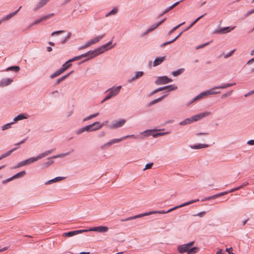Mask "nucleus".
Returning a JSON list of instances; mask_svg holds the SVG:
<instances>
[{
    "label": "nucleus",
    "mask_w": 254,
    "mask_h": 254,
    "mask_svg": "<svg viewBox=\"0 0 254 254\" xmlns=\"http://www.w3.org/2000/svg\"><path fill=\"white\" fill-rule=\"evenodd\" d=\"M199 201V199H193V200H190V201H187V202H185V203H182V204H180V205H180V208H181V207H184V206H185L188 205H189V204H192V203H194V202H197V201Z\"/></svg>",
    "instance_id": "obj_38"
},
{
    "label": "nucleus",
    "mask_w": 254,
    "mask_h": 254,
    "mask_svg": "<svg viewBox=\"0 0 254 254\" xmlns=\"http://www.w3.org/2000/svg\"><path fill=\"white\" fill-rule=\"evenodd\" d=\"M48 161H46L43 163L42 165H43V167L44 168L48 167V166H49L50 165H51V164H52L54 163V161L53 160H51V159H49L48 158Z\"/></svg>",
    "instance_id": "obj_45"
},
{
    "label": "nucleus",
    "mask_w": 254,
    "mask_h": 254,
    "mask_svg": "<svg viewBox=\"0 0 254 254\" xmlns=\"http://www.w3.org/2000/svg\"><path fill=\"white\" fill-rule=\"evenodd\" d=\"M90 46H91V44L90 41H87L83 45L79 47L78 49V50L84 49L87 47H90Z\"/></svg>",
    "instance_id": "obj_48"
},
{
    "label": "nucleus",
    "mask_w": 254,
    "mask_h": 254,
    "mask_svg": "<svg viewBox=\"0 0 254 254\" xmlns=\"http://www.w3.org/2000/svg\"><path fill=\"white\" fill-rule=\"evenodd\" d=\"M194 244V241L190 242L187 244L179 245L178 247V251L181 254L187 253V254H194L199 251V248L196 247H191Z\"/></svg>",
    "instance_id": "obj_1"
},
{
    "label": "nucleus",
    "mask_w": 254,
    "mask_h": 254,
    "mask_svg": "<svg viewBox=\"0 0 254 254\" xmlns=\"http://www.w3.org/2000/svg\"><path fill=\"white\" fill-rule=\"evenodd\" d=\"M184 0H180L179 1H178L176 2H175L174 4H173L172 5H171V6L168 7L167 8H166L164 10H165V12H169V11H170L171 9H172L174 7H175L176 5H177L178 4H179L180 3H181V2L183 1Z\"/></svg>",
    "instance_id": "obj_33"
},
{
    "label": "nucleus",
    "mask_w": 254,
    "mask_h": 254,
    "mask_svg": "<svg viewBox=\"0 0 254 254\" xmlns=\"http://www.w3.org/2000/svg\"><path fill=\"white\" fill-rule=\"evenodd\" d=\"M166 19V18H164V19L158 22L157 24H155L151 25L145 32H144L143 33L141 34V36H144L148 34L149 33H150V32L152 31L153 30H154L160 25H161Z\"/></svg>",
    "instance_id": "obj_16"
},
{
    "label": "nucleus",
    "mask_w": 254,
    "mask_h": 254,
    "mask_svg": "<svg viewBox=\"0 0 254 254\" xmlns=\"http://www.w3.org/2000/svg\"><path fill=\"white\" fill-rule=\"evenodd\" d=\"M235 49H234L231 51H230L229 53L224 55V58H228L230 57H231L232 54L234 53V52L235 51Z\"/></svg>",
    "instance_id": "obj_52"
},
{
    "label": "nucleus",
    "mask_w": 254,
    "mask_h": 254,
    "mask_svg": "<svg viewBox=\"0 0 254 254\" xmlns=\"http://www.w3.org/2000/svg\"><path fill=\"white\" fill-rule=\"evenodd\" d=\"M144 75V72L142 71H138L135 72V75L127 80L129 83H131L134 80L138 79Z\"/></svg>",
    "instance_id": "obj_17"
},
{
    "label": "nucleus",
    "mask_w": 254,
    "mask_h": 254,
    "mask_svg": "<svg viewBox=\"0 0 254 254\" xmlns=\"http://www.w3.org/2000/svg\"><path fill=\"white\" fill-rule=\"evenodd\" d=\"M160 130L161 129H147L144 130L141 133H144L146 136L152 135L155 138L170 133V131L162 132Z\"/></svg>",
    "instance_id": "obj_5"
},
{
    "label": "nucleus",
    "mask_w": 254,
    "mask_h": 254,
    "mask_svg": "<svg viewBox=\"0 0 254 254\" xmlns=\"http://www.w3.org/2000/svg\"><path fill=\"white\" fill-rule=\"evenodd\" d=\"M72 65L71 64H69L67 63V62H65L61 66L60 69L63 71V72H64L66 69L69 68Z\"/></svg>",
    "instance_id": "obj_36"
},
{
    "label": "nucleus",
    "mask_w": 254,
    "mask_h": 254,
    "mask_svg": "<svg viewBox=\"0 0 254 254\" xmlns=\"http://www.w3.org/2000/svg\"><path fill=\"white\" fill-rule=\"evenodd\" d=\"M122 87L119 85L117 87H113L108 89L106 92L109 91L106 97L101 101V103H104L107 100H108L118 94L120 92Z\"/></svg>",
    "instance_id": "obj_4"
},
{
    "label": "nucleus",
    "mask_w": 254,
    "mask_h": 254,
    "mask_svg": "<svg viewBox=\"0 0 254 254\" xmlns=\"http://www.w3.org/2000/svg\"><path fill=\"white\" fill-rule=\"evenodd\" d=\"M118 12V9L117 7L113 8L109 13L106 14V17H108L112 15L116 14Z\"/></svg>",
    "instance_id": "obj_43"
},
{
    "label": "nucleus",
    "mask_w": 254,
    "mask_h": 254,
    "mask_svg": "<svg viewBox=\"0 0 254 254\" xmlns=\"http://www.w3.org/2000/svg\"><path fill=\"white\" fill-rule=\"evenodd\" d=\"M108 45L106 43V44H104L102 45L101 47H99V48H101V50L102 51H103V53H104L105 51H106L111 48H112L114 46H112L110 47H108Z\"/></svg>",
    "instance_id": "obj_42"
},
{
    "label": "nucleus",
    "mask_w": 254,
    "mask_h": 254,
    "mask_svg": "<svg viewBox=\"0 0 254 254\" xmlns=\"http://www.w3.org/2000/svg\"><path fill=\"white\" fill-rule=\"evenodd\" d=\"M219 89L220 88H216V86H215V87H214L209 89L208 90H211L212 92H215L214 93L212 94V95H214V94H216L219 93L220 92V91L217 90Z\"/></svg>",
    "instance_id": "obj_51"
},
{
    "label": "nucleus",
    "mask_w": 254,
    "mask_h": 254,
    "mask_svg": "<svg viewBox=\"0 0 254 254\" xmlns=\"http://www.w3.org/2000/svg\"><path fill=\"white\" fill-rule=\"evenodd\" d=\"M185 22H183L182 23L178 24V25L175 26L174 27H173L171 30H170V31L169 32V34H171L172 33H173L175 30H177L178 28H179L180 26H181L182 25H183V24H185Z\"/></svg>",
    "instance_id": "obj_47"
},
{
    "label": "nucleus",
    "mask_w": 254,
    "mask_h": 254,
    "mask_svg": "<svg viewBox=\"0 0 254 254\" xmlns=\"http://www.w3.org/2000/svg\"><path fill=\"white\" fill-rule=\"evenodd\" d=\"M167 96V94L162 95L159 98H158L157 99H155L151 101L147 105V107H151L153 105L162 101L164 98H165Z\"/></svg>",
    "instance_id": "obj_23"
},
{
    "label": "nucleus",
    "mask_w": 254,
    "mask_h": 254,
    "mask_svg": "<svg viewBox=\"0 0 254 254\" xmlns=\"http://www.w3.org/2000/svg\"><path fill=\"white\" fill-rule=\"evenodd\" d=\"M56 150L55 148H54V149H52L51 150H48V151H46L45 152V154L46 155V156H47L49 154H51V153H52L54 151H55Z\"/></svg>",
    "instance_id": "obj_63"
},
{
    "label": "nucleus",
    "mask_w": 254,
    "mask_h": 254,
    "mask_svg": "<svg viewBox=\"0 0 254 254\" xmlns=\"http://www.w3.org/2000/svg\"><path fill=\"white\" fill-rule=\"evenodd\" d=\"M153 165V163H149L146 164L145 167L143 169V170L145 171V170L151 168Z\"/></svg>",
    "instance_id": "obj_55"
},
{
    "label": "nucleus",
    "mask_w": 254,
    "mask_h": 254,
    "mask_svg": "<svg viewBox=\"0 0 254 254\" xmlns=\"http://www.w3.org/2000/svg\"><path fill=\"white\" fill-rule=\"evenodd\" d=\"M25 174H26V172L25 171H22L15 174L13 176V177L14 179H18V178H22Z\"/></svg>",
    "instance_id": "obj_37"
},
{
    "label": "nucleus",
    "mask_w": 254,
    "mask_h": 254,
    "mask_svg": "<svg viewBox=\"0 0 254 254\" xmlns=\"http://www.w3.org/2000/svg\"><path fill=\"white\" fill-rule=\"evenodd\" d=\"M65 31L64 30H59V31H54L53 32H52V33L51 34V35L52 36H54L56 35H58V34H61V33H64Z\"/></svg>",
    "instance_id": "obj_56"
},
{
    "label": "nucleus",
    "mask_w": 254,
    "mask_h": 254,
    "mask_svg": "<svg viewBox=\"0 0 254 254\" xmlns=\"http://www.w3.org/2000/svg\"><path fill=\"white\" fill-rule=\"evenodd\" d=\"M235 84V83H229L223 84L220 86H217L216 88H220V89H224V88H227L229 87H231Z\"/></svg>",
    "instance_id": "obj_35"
},
{
    "label": "nucleus",
    "mask_w": 254,
    "mask_h": 254,
    "mask_svg": "<svg viewBox=\"0 0 254 254\" xmlns=\"http://www.w3.org/2000/svg\"><path fill=\"white\" fill-rule=\"evenodd\" d=\"M54 15V13H50V14H47L46 15H45V16H42L41 18L40 19H37L35 21H34L33 23H32L27 28V29H29L31 27H32V26L35 25H37L39 23H40L41 22L43 21H44V20H46L47 19H48V18H50L52 16Z\"/></svg>",
    "instance_id": "obj_15"
},
{
    "label": "nucleus",
    "mask_w": 254,
    "mask_h": 254,
    "mask_svg": "<svg viewBox=\"0 0 254 254\" xmlns=\"http://www.w3.org/2000/svg\"><path fill=\"white\" fill-rule=\"evenodd\" d=\"M65 178L64 177H57L54 179L49 180L45 183V185H50L56 182H58L64 180Z\"/></svg>",
    "instance_id": "obj_20"
},
{
    "label": "nucleus",
    "mask_w": 254,
    "mask_h": 254,
    "mask_svg": "<svg viewBox=\"0 0 254 254\" xmlns=\"http://www.w3.org/2000/svg\"><path fill=\"white\" fill-rule=\"evenodd\" d=\"M126 122V120L125 119L116 120L110 124V127L111 128H116L122 127L124 125Z\"/></svg>",
    "instance_id": "obj_14"
},
{
    "label": "nucleus",
    "mask_w": 254,
    "mask_h": 254,
    "mask_svg": "<svg viewBox=\"0 0 254 254\" xmlns=\"http://www.w3.org/2000/svg\"><path fill=\"white\" fill-rule=\"evenodd\" d=\"M185 71V68H181L176 70L173 71L172 72V75L174 76H178L179 75L182 74Z\"/></svg>",
    "instance_id": "obj_32"
},
{
    "label": "nucleus",
    "mask_w": 254,
    "mask_h": 254,
    "mask_svg": "<svg viewBox=\"0 0 254 254\" xmlns=\"http://www.w3.org/2000/svg\"><path fill=\"white\" fill-rule=\"evenodd\" d=\"M98 115H99L98 113L90 115L88 116V117H87L85 118L84 119H83V121L85 122V121L89 120H90V119H92L93 118H95V117H97V116H98Z\"/></svg>",
    "instance_id": "obj_46"
},
{
    "label": "nucleus",
    "mask_w": 254,
    "mask_h": 254,
    "mask_svg": "<svg viewBox=\"0 0 254 254\" xmlns=\"http://www.w3.org/2000/svg\"><path fill=\"white\" fill-rule=\"evenodd\" d=\"M165 56L156 58L153 62V66H156L160 64L165 60Z\"/></svg>",
    "instance_id": "obj_24"
},
{
    "label": "nucleus",
    "mask_w": 254,
    "mask_h": 254,
    "mask_svg": "<svg viewBox=\"0 0 254 254\" xmlns=\"http://www.w3.org/2000/svg\"><path fill=\"white\" fill-rule=\"evenodd\" d=\"M208 146L209 145L207 144L197 143L190 145V147L192 149H200L201 148H207Z\"/></svg>",
    "instance_id": "obj_19"
},
{
    "label": "nucleus",
    "mask_w": 254,
    "mask_h": 254,
    "mask_svg": "<svg viewBox=\"0 0 254 254\" xmlns=\"http://www.w3.org/2000/svg\"><path fill=\"white\" fill-rule=\"evenodd\" d=\"M249 185V183L248 182H245L242 185L237 187V189L238 190H239Z\"/></svg>",
    "instance_id": "obj_54"
},
{
    "label": "nucleus",
    "mask_w": 254,
    "mask_h": 254,
    "mask_svg": "<svg viewBox=\"0 0 254 254\" xmlns=\"http://www.w3.org/2000/svg\"><path fill=\"white\" fill-rule=\"evenodd\" d=\"M171 43H172L171 42V40H170V41H167V42H164V43H162V44H161V45H160V47L161 48H163V47H165V46H166V45H168V44H171Z\"/></svg>",
    "instance_id": "obj_62"
},
{
    "label": "nucleus",
    "mask_w": 254,
    "mask_h": 254,
    "mask_svg": "<svg viewBox=\"0 0 254 254\" xmlns=\"http://www.w3.org/2000/svg\"><path fill=\"white\" fill-rule=\"evenodd\" d=\"M87 232L95 231L100 233L106 232L108 230V227L107 226H99L96 227H91L89 229H86Z\"/></svg>",
    "instance_id": "obj_12"
},
{
    "label": "nucleus",
    "mask_w": 254,
    "mask_h": 254,
    "mask_svg": "<svg viewBox=\"0 0 254 254\" xmlns=\"http://www.w3.org/2000/svg\"><path fill=\"white\" fill-rule=\"evenodd\" d=\"M73 151H74V150L73 149H71L69 151H68L66 153H61V154H57V155L53 156L51 157H49V159H55V158H63L67 155H68Z\"/></svg>",
    "instance_id": "obj_25"
},
{
    "label": "nucleus",
    "mask_w": 254,
    "mask_h": 254,
    "mask_svg": "<svg viewBox=\"0 0 254 254\" xmlns=\"http://www.w3.org/2000/svg\"><path fill=\"white\" fill-rule=\"evenodd\" d=\"M128 137H132L134 139H139V138H142L143 137L140 135H134V134H130V135H127L126 136H123L122 137L120 138H115L113 139L110 141L107 142L106 143L103 144L101 146V148L102 149H104L105 147L109 146L111 145L112 144L116 143H118L122 140L128 138Z\"/></svg>",
    "instance_id": "obj_3"
},
{
    "label": "nucleus",
    "mask_w": 254,
    "mask_h": 254,
    "mask_svg": "<svg viewBox=\"0 0 254 254\" xmlns=\"http://www.w3.org/2000/svg\"><path fill=\"white\" fill-rule=\"evenodd\" d=\"M206 13H204L200 16L198 17L197 18H196L187 27H186L183 31H186L189 30L191 27H192L199 20H200L201 18H202L203 17H204Z\"/></svg>",
    "instance_id": "obj_27"
},
{
    "label": "nucleus",
    "mask_w": 254,
    "mask_h": 254,
    "mask_svg": "<svg viewBox=\"0 0 254 254\" xmlns=\"http://www.w3.org/2000/svg\"><path fill=\"white\" fill-rule=\"evenodd\" d=\"M87 232V230H84V229L73 230V231H71L64 233L63 234V236H64V237H72L76 235L81 234L83 232Z\"/></svg>",
    "instance_id": "obj_13"
},
{
    "label": "nucleus",
    "mask_w": 254,
    "mask_h": 254,
    "mask_svg": "<svg viewBox=\"0 0 254 254\" xmlns=\"http://www.w3.org/2000/svg\"><path fill=\"white\" fill-rule=\"evenodd\" d=\"M71 33L70 32H68L65 37L62 38L61 39V43L62 44H64L70 37Z\"/></svg>",
    "instance_id": "obj_40"
},
{
    "label": "nucleus",
    "mask_w": 254,
    "mask_h": 254,
    "mask_svg": "<svg viewBox=\"0 0 254 254\" xmlns=\"http://www.w3.org/2000/svg\"><path fill=\"white\" fill-rule=\"evenodd\" d=\"M215 92H212L211 90H206L205 91H203L202 92H201L199 94H198L196 97L193 98L190 101L188 102L187 105L188 106L190 105L191 104L193 103V102L206 96L208 95H212V94L214 93Z\"/></svg>",
    "instance_id": "obj_9"
},
{
    "label": "nucleus",
    "mask_w": 254,
    "mask_h": 254,
    "mask_svg": "<svg viewBox=\"0 0 254 254\" xmlns=\"http://www.w3.org/2000/svg\"><path fill=\"white\" fill-rule=\"evenodd\" d=\"M206 214V212L204 211H201L196 214L193 215V216H199L200 217H203Z\"/></svg>",
    "instance_id": "obj_57"
},
{
    "label": "nucleus",
    "mask_w": 254,
    "mask_h": 254,
    "mask_svg": "<svg viewBox=\"0 0 254 254\" xmlns=\"http://www.w3.org/2000/svg\"><path fill=\"white\" fill-rule=\"evenodd\" d=\"M13 124H14V122H11V123L5 124L4 125H3L1 127V130H5L7 129L10 128L11 127V126Z\"/></svg>",
    "instance_id": "obj_44"
},
{
    "label": "nucleus",
    "mask_w": 254,
    "mask_h": 254,
    "mask_svg": "<svg viewBox=\"0 0 254 254\" xmlns=\"http://www.w3.org/2000/svg\"><path fill=\"white\" fill-rule=\"evenodd\" d=\"M45 156H46L45 154V152H43V153H42L39 154L37 156L34 157V158L35 159V161H37L38 160L42 159V158H43Z\"/></svg>",
    "instance_id": "obj_50"
},
{
    "label": "nucleus",
    "mask_w": 254,
    "mask_h": 254,
    "mask_svg": "<svg viewBox=\"0 0 254 254\" xmlns=\"http://www.w3.org/2000/svg\"><path fill=\"white\" fill-rule=\"evenodd\" d=\"M20 67L18 65H14V66H11L8 67H7L5 71H12L15 72H18L20 70Z\"/></svg>",
    "instance_id": "obj_30"
},
{
    "label": "nucleus",
    "mask_w": 254,
    "mask_h": 254,
    "mask_svg": "<svg viewBox=\"0 0 254 254\" xmlns=\"http://www.w3.org/2000/svg\"><path fill=\"white\" fill-rule=\"evenodd\" d=\"M73 72H74V71L72 70L70 72H69V73H68L62 76V77L59 78L58 79H57L55 83V85H57V84H60L61 82L63 81L66 78H67L71 74L73 73Z\"/></svg>",
    "instance_id": "obj_22"
},
{
    "label": "nucleus",
    "mask_w": 254,
    "mask_h": 254,
    "mask_svg": "<svg viewBox=\"0 0 254 254\" xmlns=\"http://www.w3.org/2000/svg\"><path fill=\"white\" fill-rule=\"evenodd\" d=\"M24 161L25 165L30 164L34 162H36L34 157H31L28 159H25Z\"/></svg>",
    "instance_id": "obj_41"
},
{
    "label": "nucleus",
    "mask_w": 254,
    "mask_h": 254,
    "mask_svg": "<svg viewBox=\"0 0 254 254\" xmlns=\"http://www.w3.org/2000/svg\"><path fill=\"white\" fill-rule=\"evenodd\" d=\"M63 73V71L60 68L56 70V71H55L54 72H53V73H52L50 76V78L51 79L54 78L55 77L58 76Z\"/></svg>",
    "instance_id": "obj_34"
},
{
    "label": "nucleus",
    "mask_w": 254,
    "mask_h": 254,
    "mask_svg": "<svg viewBox=\"0 0 254 254\" xmlns=\"http://www.w3.org/2000/svg\"><path fill=\"white\" fill-rule=\"evenodd\" d=\"M21 8V6H20L17 10H15V11L14 12H12L11 13H10L9 14L5 15V16L3 17L2 18V20H3L4 21H6V20H8L9 19H10V18H11L12 17H13L14 15H15L18 11L20 10V9Z\"/></svg>",
    "instance_id": "obj_21"
},
{
    "label": "nucleus",
    "mask_w": 254,
    "mask_h": 254,
    "mask_svg": "<svg viewBox=\"0 0 254 254\" xmlns=\"http://www.w3.org/2000/svg\"><path fill=\"white\" fill-rule=\"evenodd\" d=\"M232 90L227 92V93L223 94L222 95L221 98H226V97H227L228 96H230L231 95V94H232Z\"/></svg>",
    "instance_id": "obj_59"
},
{
    "label": "nucleus",
    "mask_w": 254,
    "mask_h": 254,
    "mask_svg": "<svg viewBox=\"0 0 254 254\" xmlns=\"http://www.w3.org/2000/svg\"><path fill=\"white\" fill-rule=\"evenodd\" d=\"M25 165V163L24 162V161H21L20 162H19L16 166L13 167V169H16V168H19V167L24 166Z\"/></svg>",
    "instance_id": "obj_53"
},
{
    "label": "nucleus",
    "mask_w": 254,
    "mask_h": 254,
    "mask_svg": "<svg viewBox=\"0 0 254 254\" xmlns=\"http://www.w3.org/2000/svg\"><path fill=\"white\" fill-rule=\"evenodd\" d=\"M18 148V147H14L13 148H12L11 149L9 150V151H7L6 152L2 154L0 156V160H2L3 158H4L6 157H8L9 156L13 151H15Z\"/></svg>",
    "instance_id": "obj_29"
},
{
    "label": "nucleus",
    "mask_w": 254,
    "mask_h": 254,
    "mask_svg": "<svg viewBox=\"0 0 254 254\" xmlns=\"http://www.w3.org/2000/svg\"><path fill=\"white\" fill-rule=\"evenodd\" d=\"M105 36V34H102L101 35H99L97 37H94L93 39H91L89 41H90L91 45H94L97 43H98L101 39H102Z\"/></svg>",
    "instance_id": "obj_28"
},
{
    "label": "nucleus",
    "mask_w": 254,
    "mask_h": 254,
    "mask_svg": "<svg viewBox=\"0 0 254 254\" xmlns=\"http://www.w3.org/2000/svg\"><path fill=\"white\" fill-rule=\"evenodd\" d=\"M207 197H208V200H210L211 199H215L216 198H218V194L217 193V194H214L213 195H211V196H208Z\"/></svg>",
    "instance_id": "obj_61"
},
{
    "label": "nucleus",
    "mask_w": 254,
    "mask_h": 254,
    "mask_svg": "<svg viewBox=\"0 0 254 254\" xmlns=\"http://www.w3.org/2000/svg\"><path fill=\"white\" fill-rule=\"evenodd\" d=\"M247 143L249 145H254V139L248 140Z\"/></svg>",
    "instance_id": "obj_64"
},
{
    "label": "nucleus",
    "mask_w": 254,
    "mask_h": 254,
    "mask_svg": "<svg viewBox=\"0 0 254 254\" xmlns=\"http://www.w3.org/2000/svg\"><path fill=\"white\" fill-rule=\"evenodd\" d=\"M103 53V51H101V48H96L94 50H90L89 51V55L88 57L85 59L83 60L81 62H80L78 64L83 63L85 62H87L90 60L92 59L93 58L97 57L101 54Z\"/></svg>",
    "instance_id": "obj_8"
},
{
    "label": "nucleus",
    "mask_w": 254,
    "mask_h": 254,
    "mask_svg": "<svg viewBox=\"0 0 254 254\" xmlns=\"http://www.w3.org/2000/svg\"><path fill=\"white\" fill-rule=\"evenodd\" d=\"M199 201V199H193V200H190V201H187V202H185V203H182V204H180V205H180V208H181V207H184V206H185L188 205H189V204H192V203H194V202H197V201Z\"/></svg>",
    "instance_id": "obj_39"
},
{
    "label": "nucleus",
    "mask_w": 254,
    "mask_h": 254,
    "mask_svg": "<svg viewBox=\"0 0 254 254\" xmlns=\"http://www.w3.org/2000/svg\"><path fill=\"white\" fill-rule=\"evenodd\" d=\"M173 80L171 78L168 77L166 75L160 76L155 81V83L157 85H162L171 82Z\"/></svg>",
    "instance_id": "obj_10"
},
{
    "label": "nucleus",
    "mask_w": 254,
    "mask_h": 254,
    "mask_svg": "<svg viewBox=\"0 0 254 254\" xmlns=\"http://www.w3.org/2000/svg\"><path fill=\"white\" fill-rule=\"evenodd\" d=\"M155 212H154V211H149V212H145V213H143L139 214L133 216V218H134V219H136V218H141V217H142L143 216H148V215H149L152 214H154Z\"/></svg>",
    "instance_id": "obj_31"
},
{
    "label": "nucleus",
    "mask_w": 254,
    "mask_h": 254,
    "mask_svg": "<svg viewBox=\"0 0 254 254\" xmlns=\"http://www.w3.org/2000/svg\"><path fill=\"white\" fill-rule=\"evenodd\" d=\"M27 118H28V117L27 116H26L25 114H24L23 113H21V114H18L17 116H16V117H15L13 118L12 122H14V124L15 122H16L18 121H20V120H22L23 119H26Z\"/></svg>",
    "instance_id": "obj_26"
},
{
    "label": "nucleus",
    "mask_w": 254,
    "mask_h": 254,
    "mask_svg": "<svg viewBox=\"0 0 254 254\" xmlns=\"http://www.w3.org/2000/svg\"><path fill=\"white\" fill-rule=\"evenodd\" d=\"M211 42V41H209V42H206L205 43L196 46L195 49V50H198L199 49L203 48L204 47H205L206 46L208 45Z\"/></svg>",
    "instance_id": "obj_49"
},
{
    "label": "nucleus",
    "mask_w": 254,
    "mask_h": 254,
    "mask_svg": "<svg viewBox=\"0 0 254 254\" xmlns=\"http://www.w3.org/2000/svg\"><path fill=\"white\" fill-rule=\"evenodd\" d=\"M103 126H104V123L100 124L99 122L96 121L83 127V129L85 131H92L101 128Z\"/></svg>",
    "instance_id": "obj_6"
},
{
    "label": "nucleus",
    "mask_w": 254,
    "mask_h": 254,
    "mask_svg": "<svg viewBox=\"0 0 254 254\" xmlns=\"http://www.w3.org/2000/svg\"><path fill=\"white\" fill-rule=\"evenodd\" d=\"M13 81V79L10 78H3L0 81V86L4 87L10 84Z\"/></svg>",
    "instance_id": "obj_18"
},
{
    "label": "nucleus",
    "mask_w": 254,
    "mask_h": 254,
    "mask_svg": "<svg viewBox=\"0 0 254 254\" xmlns=\"http://www.w3.org/2000/svg\"><path fill=\"white\" fill-rule=\"evenodd\" d=\"M154 212H155L154 214L155 213H159V214H166L168 213V210L165 211L164 210H159V211H153Z\"/></svg>",
    "instance_id": "obj_60"
},
{
    "label": "nucleus",
    "mask_w": 254,
    "mask_h": 254,
    "mask_svg": "<svg viewBox=\"0 0 254 254\" xmlns=\"http://www.w3.org/2000/svg\"><path fill=\"white\" fill-rule=\"evenodd\" d=\"M211 114L210 112H202L200 114L195 115L191 118H187L179 123V125L181 126H185L188 124H190L194 122L197 121L203 118L207 117Z\"/></svg>",
    "instance_id": "obj_2"
},
{
    "label": "nucleus",
    "mask_w": 254,
    "mask_h": 254,
    "mask_svg": "<svg viewBox=\"0 0 254 254\" xmlns=\"http://www.w3.org/2000/svg\"><path fill=\"white\" fill-rule=\"evenodd\" d=\"M14 179L13 178V177L12 176V177L7 179H6V180H3L2 181V184H6V183H8V182H9L14 180Z\"/></svg>",
    "instance_id": "obj_58"
},
{
    "label": "nucleus",
    "mask_w": 254,
    "mask_h": 254,
    "mask_svg": "<svg viewBox=\"0 0 254 254\" xmlns=\"http://www.w3.org/2000/svg\"><path fill=\"white\" fill-rule=\"evenodd\" d=\"M235 27H236L235 26H233L232 27L228 26V27H222V28H218L215 29L213 31V34H225V33H228V32L231 31L232 30L234 29V28Z\"/></svg>",
    "instance_id": "obj_11"
},
{
    "label": "nucleus",
    "mask_w": 254,
    "mask_h": 254,
    "mask_svg": "<svg viewBox=\"0 0 254 254\" xmlns=\"http://www.w3.org/2000/svg\"><path fill=\"white\" fill-rule=\"evenodd\" d=\"M177 89V86L175 84H171L169 85L165 86L163 87H160L155 90H153L149 95V96L153 95V94L157 93L159 91H162L164 90H166V92H168L172 91H174Z\"/></svg>",
    "instance_id": "obj_7"
}]
</instances>
